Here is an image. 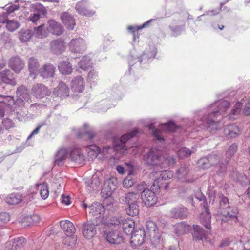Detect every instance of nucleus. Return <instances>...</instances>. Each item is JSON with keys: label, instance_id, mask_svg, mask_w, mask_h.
I'll return each mask as SVG.
<instances>
[{"label": "nucleus", "instance_id": "c03bdc74", "mask_svg": "<svg viewBox=\"0 0 250 250\" xmlns=\"http://www.w3.org/2000/svg\"><path fill=\"white\" fill-rule=\"evenodd\" d=\"M2 97L3 99L0 100V103L3 104L2 105H4L7 108L12 109L13 106L15 104L14 97L10 96H3Z\"/></svg>", "mask_w": 250, "mask_h": 250}, {"label": "nucleus", "instance_id": "603ef678", "mask_svg": "<svg viewBox=\"0 0 250 250\" xmlns=\"http://www.w3.org/2000/svg\"><path fill=\"white\" fill-rule=\"evenodd\" d=\"M238 150V145L236 143L232 144L226 150V157L227 159L229 160L236 153Z\"/></svg>", "mask_w": 250, "mask_h": 250}, {"label": "nucleus", "instance_id": "37998d69", "mask_svg": "<svg viewBox=\"0 0 250 250\" xmlns=\"http://www.w3.org/2000/svg\"><path fill=\"white\" fill-rule=\"evenodd\" d=\"M91 61L90 59L87 56H84L82 58L79 62L78 65L79 67L85 70H88L91 68Z\"/></svg>", "mask_w": 250, "mask_h": 250}, {"label": "nucleus", "instance_id": "f03ea898", "mask_svg": "<svg viewBox=\"0 0 250 250\" xmlns=\"http://www.w3.org/2000/svg\"><path fill=\"white\" fill-rule=\"evenodd\" d=\"M39 27H41L40 29L41 33V38L46 37L49 33L53 35L60 36L64 31L63 26L54 20H49L46 24H42L39 25Z\"/></svg>", "mask_w": 250, "mask_h": 250}, {"label": "nucleus", "instance_id": "a18cd8bd", "mask_svg": "<svg viewBox=\"0 0 250 250\" xmlns=\"http://www.w3.org/2000/svg\"><path fill=\"white\" fill-rule=\"evenodd\" d=\"M162 164H161V168H165L167 167L173 166L176 162L175 158L172 156H168L165 157L162 156Z\"/></svg>", "mask_w": 250, "mask_h": 250}, {"label": "nucleus", "instance_id": "052dcab7", "mask_svg": "<svg viewBox=\"0 0 250 250\" xmlns=\"http://www.w3.org/2000/svg\"><path fill=\"white\" fill-rule=\"evenodd\" d=\"M237 181L243 186H247V185L250 184L249 179L248 178L247 176H246L244 173L239 174L237 177Z\"/></svg>", "mask_w": 250, "mask_h": 250}, {"label": "nucleus", "instance_id": "e433bc0d", "mask_svg": "<svg viewBox=\"0 0 250 250\" xmlns=\"http://www.w3.org/2000/svg\"><path fill=\"white\" fill-rule=\"evenodd\" d=\"M67 157V151L65 149H60L58 150L55 157L54 163L59 166L64 165L65 160Z\"/></svg>", "mask_w": 250, "mask_h": 250}, {"label": "nucleus", "instance_id": "7c9ffc66", "mask_svg": "<svg viewBox=\"0 0 250 250\" xmlns=\"http://www.w3.org/2000/svg\"><path fill=\"white\" fill-rule=\"evenodd\" d=\"M71 89L75 92L81 93L84 88L83 78L80 76L74 77L71 83Z\"/></svg>", "mask_w": 250, "mask_h": 250}, {"label": "nucleus", "instance_id": "e2e57ef3", "mask_svg": "<svg viewBox=\"0 0 250 250\" xmlns=\"http://www.w3.org/2000/svg\"><path fill=\"white\" fill-rule=\"evenodd\" d=\"M10 220V215L6 212H0V227L3 226Z\"/></svg>", "mask_w": 250, "mask_h": 250}, {"label": "nucleus", "instance_id": "473e14b6", "mask_svg": "<svg viewBox=\"0 0 250 250\" xmlns=\"http://www.w3.org/2000/svg\"><path fill=\"white\" fill-rule=\"evenodd\" d=\"M61 228L66 235H72L75 231L76 229L73 224L68 220L61 221L60 222Z\"/></svg>", "mask_w": 250, "mask_h": 250}, {"label": "nucleus", "instance_id": "f3484780", "mask_svg": "<svg viewBox=\"0 0 250 250\" xmlns=\"http://www.w3.org/2000/svg\"><path fill=\"white\" fill-rule=\"evenodd\" d=\"M170 214L173 218L184 219L188 216L189 212L188 208L183 206H179L172 208Z\"/></svg>", "mask_w": 250, "mask_h": 250}, {"label": "nucleus", "instance_id": "79ce46f5", "mask_svg": "<svg viewBox=\"0 0 250 250\" xmlns=\"http://www.w3.org/2000/svg\"><path fill=\"white\" fill-rule=\"evenodd\" d=\"M139 203L128 204L125 208L126 213L130 216H135L139 214Z\"/></svg>", "mask_w": 250, "mask_h": 250}, {"label": "nucleus", "instance_id": "72a5a7b5", "mask_svg": "<svg viewBox=\"0 0 250 250\" xmlns=\"http://www.w3.org/2000/svg\"><path fill=\"white\" fill-rule=\"evenodd\" d=\"M190 165L188 163H181L176 170V174L178 179H183L187 177L190 172Z\"/></svg>", "mask_w": 250, "mask_h": 250}, {"label": "nucleus", "instance_id": "2f4dec72", "mask_svg": "<svg viewBox=\"0 0 250 250\" xmlns=\"http://www.w3.org/2000/svg\"><path fill=\"white\" fill-rule=\"evenodd\" d=\"M16 95L22 101L28 103L31 102L29 90L24 85H21L17 88Z\"/></svg>", "mask_w": 250, "mask_h": 250}, {"label": "nucleus", "instance_id": "a19ab883", "mask_svg": "<svg viewBox=\"0 0 250 250\" xmlns=\"http://www.w3.org/2000/svg\"><path fill=\"white\" fill-rule=\"evenodd\" d=\"M88 125L86 124H84L83 125V127H84V131H82L80 129L79 130L77 133V137L78 138H82L85 136V139L87 138L89 140H92L96 134L92 131H87V127Z\"/></svg>", "mask_w": 250, "mask_h": 250}, {"label": "nucleus", "instance_id": "bf43d9fd", "mask_svg": "<svg viewBox=\"0 0 250 250\" xmlns=\"http://www.w3.org/2000/svg\"><path fill=\"white\" fill-rule=\"evenodd\" d=\"M191 151L186 148H181L177 152L178 157L181 159H183L186 157H188L191 154Z\"/></svg>", "mask_w": 250, "mask_h": 250}, {"label": "nucleus", "instance_id": "6e6552de", "mask_svg": "<svg viewBox=\"0 0 250 250\" xmlns=\"http://www.w3.org/2000/svg\"><path fill=\"white\" fill-rule=\"evenodd\" d=\"M220 159L218 155L212 153L200 159L198 165L204 169L209 168L212 166H215Z\"/></svg>", "mask_w": 250, "mask_h": 250}, {"label": "nucleus", "instance_id": "338daca9", "mask_svg": "<svg viewBox=\"0 0 250 250\" xmlns=\"http://www.w3.org/2000/svg\"><path fill=\"white\" fill-rule=\"evenodd\" d=\"M134 189L136 191V193H138L140 195V197L141 196V194L144 192L145 190H147V185L143 183L137 184L134 187Z\"/></svg>", "mask_w": 250, "mask_h": 250}, {"label": "nucleus", "instance_id": "c85d7f7f", "mask_svg": "<svg viewBox=\"0 0 250 250\" xmlns=\"http://www.w3.org/2000/svg\"><path fill=\"white\" fill-rule=\"evenodd\" d=\"M140 195L138 193L130 192L126 193L124 197L120 198V201L122 203L128 204L139 203Z\"/></svg>", "mask_w": 250, "mask_h": 250}, {"label": "nucleus", "instance_id": "0eeeda50", "mask_svg": "<svg viewBox=\"0 0 250 250\" xmlns=\"http://www.w3.org/2000/svg\"><path fill=\"white\" fill-rule=\"evenodd\" d=\"M40 27H34L33 29H21L18 33V36L20 40L25 42L28 41L31 37L34 35L37 38H41V33L40 31Z\"/></svg>", "mask_w": 250, "mask_h": 250}, {"label": "nucleus", "instance_id": "8fccbe9b", "mask_svg": "<svg viewBox=\"0 0 250 250\" xmlns=\"http://www.w3.org/2000/svg\"><path fill=\"white\" fill-rule=\"evenodd\" d=\"M22 200V196L20 194L13 193L6 198V202L11 205H16Z\"/></svg>", "mask_w": 250, "mask_h": 250}, {"label": "nucleus", "instance_id": "423d86ee", "mask_svg": "<svg viewBox=\"0 0 250 250\" xmlns=\"http://www.w3.org/2000/svg\"><path fill=\"white\" fill-rule=\"evenodd\" d=\"M88 208L90 209L89 214L95 217L97 225L106 223V219L103 216L105 210L104 206L98 202H95L88 206Z\"/></svg>", "mask_w": 250, "mask_h": 250}, {"label": "nucleus", "instance_id": "412c9836", "mask_svg": "<svg viewBox=\"0 0 250 250\" xmlns=\"http://www.w3.org/2000/svg\"><path fill=\"white\" fill-rule=\"evenodd\" d=\"M230 103L226 100L219 101L215 103L214 106H217L216 109L210 113L212 114L214 117H218L224 113L229 107Z\"/></svg>", "mask_w": 250, "mask_h": 250}, {"label": "nucleus", "instance_id": "864d4df0", "mask_svg": "<svg viewBox=\"0 0 250 250\" xmlns=\"http://www.w3.org/2000/svg\"><path fill=\"white\" fill-rule=\"evenodd\" d=\"M194 196L195 198L200 202H202L201 203V206L202 208L209 207V204L207 202L206 196L202 193L201 190L197 191L195 193Z\"/></svg>", "mask_w": 250, "mask_h": 250}, {"label": "nucleus", "instance_id": "69168bd1", "mask_svg": "<svg viewBox=\"0 0 250 250\" xmlns=\"http://www.w3.org/2000/svg\"><path fill=\"white\" fill-rule=\"evenodd\" d=\"M169 28L173 32L174 36H177L180 34L182 31L185 29V25H180L175 26H169Z\"/></svg>", "mask_w": 250, "mask_h": 250}, {"label": "nucleus", "instance_id": "0e129e2a", "mask_svg": "<svg viewBox=\"0 0 250 250\" xmlns=\"http://www.w3.org/2000/svg\"><path fill=\"white\" fill-rule=\"evenodd\" d=\"M164 128L168 131L173 132L176 130L177 126L173 121H169L164 124Z\"/></svg>", "mask_w": 250, "mask_h": 250}, {"label": "nucleus", "instance_id": "ea45409f", "mask_svg": "<svg viewBox=\"0 0 250 250\" xmlns=\"http://www.w3.org/2000/svg\"><path fill=\"white\" fill-rule=\"evenodd\" d=\"M70 158L72 161L81 164L84 160V155L81 150L78 149L72 150L70 154Z\"/></svg>", "mask_w": 250, "mask_h": 250}, {"label": "nucleus", "instance_id": "13d9d810", "mask_svg": "<svg viewBox=\"0 0 250 250\" xmlns=\"http://www.w3.org/2000/svg\"><path fill=\"white\" fill-rule=\"evenodd\" d=\"M41 186L40 194L42 198L43 199H46L49 195V190L48 185L46 183H43L42 184L39 185Z\"/></svg>", "mask_w": 250, "mask_h": 250}, {"label": "nucleus", "instance_id": "20e7f679", "mask_svg": "<svg viewBox=\"0 0 250 250\" xmlns=\"http://www.w3.org/2000/svg\"><path fill=\"white\" fill-rule=\"evenodd\" d=\"M161 188L159 185L155 186V183H154L151 186L150 189H147L144 191L141 194V198L144 204L147 207L153 206L157 202V196L156 195V192L158 191V189Z\"/></svg>", "mask_w": 250, "mask_h": 250}, {"label": "nucleus", "instance_id": "aec40b11", "mask_svg": "<svg viewBox=\"0 0 250 250\" xmlns=\"http://www.w3.org/2000/svg\"><path fill=\"white\" fill-rule=\"evenodd\" d=\"M60 18L62 22L68 29L72 30L76 25L74 17L68 12H63L60 14Z\"/></svg>", "mask_w": 250, "mask_h": 250}, {"label": "nucleus", "instance_id": "5701e85b", "mask_svg": "<svg viewBox=\"0 0 250 250\" xmlns=\"http://www.w3.org/2000/svg\"><path fill=\"white\" fill-rule=\"evenodd\" d=\"M229 162L227 159H221L214 166V171L218 176L224 177L226 174Z\"/></svg>", "mask_w": 250, "mask_h": 250}, {"label": "nucleus", "instance_id": "09e8293b", "mask_svg": "<svg viewBox=\"0 0 250 250\" xmlns=\"http://www.w3.org/2000/svg\"><path fill=\"white\" fill-rule=\"evenodd\" d=\"M173 176V172L171 171L164 170L161 171L157 181L155 182V185H159V183L162 184L161 181L170 180Z\"/></svg>", "mask_w": 250, "mask_h": 250}, {"label": "nucleus", "instance_id": "680f3d73", "mask_svg": "<svg viewBox=\"0 0 250 250\" xmlns=\"http://www.w3.org/2000/svg\"><path fill=\"white\" fill-rule=\"evenodd\" d=\"M2 125L6 129H9L11 128H14L15 126V123L13 120L8 118H4L2 120Z\"/></svg>", "mask_w": 250, "mask_h": 250}, {"label": "nucleus", "instance_id": "4d7b16f0", "mask_svg": "<svg viewBox=\"0 0 250 250\" xmlns=\"http://www.w3.org/2000/svg\"><path fill=\"white\" fill-rule=\"evenodd\" d=\"M135 183V179L132 177L131 171H129L128 175L124 179L123 182V187L125 188H129L131 187Z\"/></svg>", "mask_w": 250, "mask_h": 250}, {"label": "nucleus", "instance_id": "4be33fe9", "mask_svg": "<svg viewBox=\"0 0 250 250\" xmlns=\"http://www.w3.org/2000/svg\"><path fill=\"white\" fill-rule=\"evenodd\" d=\"M202 208L204 209V211L200 214V222L206 229H210L211 228L210 224L211 214L210 212L209 207L203 208Z\"/></svg>", "mask_w": 250, "mask_h": 250}, {"label": "nucleus", "instance_id": "6e6d98bb", "mask_svg": "<svg viewBox=\"0 0 250 250\" xmlns=\"http://www.w3.org/2000/svg\"><path fill=\"white\" fill-rule=\"evenodd\" d=\"M77 242V237L72 235H66L63 239V243L69 246H74Z\"/></svg>", "mask_w": 250, "mask_h": 250}, {"label": "nucleus", "instance_id": "3c124183", "mask_svg": "<svg viewBox=\"0 0 250 250\" xmlns=\"http://www.w3.org/2000/svg\"><path fill=\"white\" fill-rule=\"evenodd\" d=\"M7 5H6L3 8H4L6 11L5 13H3L1 16L3 19L7 20L8 16L14 12L15 11L19 10V4H11L10 6L7 7Z\"/></svg>", "mask_w": 250, "mask_h": 250}, {"label": "nucleus", "instance_id": "de8ad7c7", "mask_svg": "<svg viewBox=\"0 0 250 250\" xmlns=\"http://www.w3.org/2000/svg\"><path fill=\"white\" fill-rule=\"evenodd\" d=\"M1 22L6 23L7 29L11 32L14 31L20 27V23L14 20H9L8 18H7V20L4 19V20Z\"/></svg>", "mask_w": 250, "mask_h": 250}, {"label": "nucleus", "instance_id": "39448f33", "mask_svg": "<svg viewBox=\"0 0 250 250\" xmlns=\"http://www.w3.org/2000/svg\"><path fill=\"white\" fill-rule=\"evenodd\" d=\"M103 236L110 244L118 246L123 244L121 250H126V245L125 244V238L122 233L117 230H111L108 232L104 231Z\"/></svg>", "mask_w": 250, "mask_h": 250}, {"label": "nucleus", "instance_id": "1a4fd4ad", "mask_svg": "<svg viewBox=\"0 0 250 250\" xmlns=\"http://www.w3.org/2000/svg\"><path fill=\"white\" fill-rule=\"evenodd\" d=\"M138 133V129L136 128L129 133L123 135L120 139L114 143L113 146V149L116 151L127 150L125 146V142L129 139L134 137Z\"/></svg>", "mask_w": 250, "mask_h": 250}, {"label": "nucleus", "instance_id": "f257e3e1", "mask_svg": "<svg viewBox=\"0 0 250 250\" xmlns=\"http://www.w3.org/2000/svg\"><path fill=\"white\" fill-rule=\"evenodd\" d=\"M219 211L222 215V222H228L233 224L238 221V209L235 206H230L229 199L227 197L222 195L220 197Z\"/></svg>", "mask_w": 250, "mask_h": 250}, {"label": "nucleus", "instance_id": "a211bd4d", "mask_svg": "<svg viewBox=\"0 0 250 250\" xmlns=\"http://www.w3.org/2000/svg\"><path fill=\"white\" fill-rule=\"evenodd\" d=\"M31 91L32 94L37 98H42L50 94L47 87L42 83L34 85L32 88Z\"/></svg>", "mask_w": 250, "mask_h": 250}, {"label": "nucleus", "instance_id": "2eb2a0df", "mask_svg": "<svg viewBox=\"0 0 250 250\" xmlns=\"http://www.w3.org/2000/svg\"><path fill=\"white\" fill-rule=\"evenodd\" d=\"M71 52L76 53H83L86 49L84 41L82 38L73 39L69 43Z\"/></svg>", "mask_w": 250, "mask_h": 250}, {"label": "nucleus", "instance_id": "c9c22d12", "mask_svg": "<svg viewBox=\"0 0 250 250\" xmlns=\"http://www.w3.org/2000/svg\"><path fill=\"white\" fill-rule=\"evenodd\" d=\"M58 69L63 75H68L72 72V66L69 62L62 61L58 64Z\"/></svg>", "mask_w": 250, "mask_h": 250}, {"label": "nucleus", "instance_id": "7ed1b4c3", "mask_svg": "<svg viewBox=\"0 0 250 250\" xmlns=\"http://www.w3.org/2000/svg\"><path fill=\"white\" fill-rule=\"evenodd\" d=\"M162 156L160 150L156 148H152L144 155L143 160L147 166L160 167Z\"/></svg>", "mask_w": 250, "mask_h": 250}, {"label": "nucleus", "instance_id": "f8f14e48", "mask_svg": "<svg viewBox=\"0 0 250 250\" xmlns=\"http://www.w3.org/2000/svg\"><path fill=\"white\" fill-rule=\"evenodd\" d=\"M0 80L4 84L12 86H16V75L10 69H6L0 72Z\"/></svg>", "mask_w": 250, "mask_h": 250}, {"label": "nucleus", "instance_id": "393cba45", "mask_svg": "<svg viewBox=\"0 0 250 250\" xmlns=\"http://www.w3.org/2000/svg\"><path fill=\"white\" fill-rule=\"evenodd\" d=\"M122 228L124 233L127 235L132 234L135 229H138L135 228L134 220L129 217L122 220Z\"/></svg>", "mask_w": 250, "mask_h": 250}, {"label": "nucleus", "instance_id": "dca6fc26", "mask_svg": "<svg viewBox=\"0 0 250 250\" xmlns=\"http://www.w3.org/2000/svg\"><path fill=\"white\" fill-rule=\"evenodd\" d=\"M218 117H214L212 114L209 113L206 121L207 129L212 133L220 128L219 125V120L217 119Z\"/></svg>", "mask_w": 250, "mask_h": 250}, {"label": "nucleus", "instance_id": "c756f323", "mask_svg": "<svg viewBox=\"0 0 250 250\" xmlns=\"http://www.w3.org/2000/svg\"><path fill=\"white\" fill-rule=\"evenodd\" d=\"M75 9L79 14L86 16H92L95 13V12L88 8V5L85 1L78 2L76 4Z\"/></svg>", "mask_w": 250, "mask_h": 250}, {"label": "nucleus", "instance_id": "9b49d317", "mask_svg": "<svg viewBox=\"0 0 250 250\" xmlns=\"http://www.w3.org/2000/svg\"><path fill=\"white\" fill-rule=\"evenodd\" d=\"M96 221L94 223H91L87 221L83 223L81 225L82 231L83 236L87 239H91L96 234L97 230L96 226Z\"/></svg>", "mask_w": 250, "mask_h": 250}, {"label": "nucleus", "instance_id": "49530a36", "mask_svg": "<svg viewBox=\"0 0 250 250\" xmlns=\"http://www.w3.org/2000/svg\"><path fill=\"white\" fill-rule=\"evenodd\" d=\"M149 59L148 54L147 52L144 51L140 57L137 58H133L132 56H131L129 58V65H133L134 63L137 62H139L140 63L144 61H147Z\"/></svg>", "mask_w": 250, "mask_h": 250}, {"label": "nucleus", "instance_id": "4c0bfd02", "mask_svg": "<svg viewBox=\"0 0 250 250\" xmlns=\"http://www.w3.org/2000/svg\"><path fill=\"white\" fill-rule=\"evenodd\" d=\"M190 226L185 222H181L174 226V232L177 235H180L187 233Z\"/></svg>", "mask_w": 250, "mask_h": 250}, {"label": "nucleus", "instance_id": "9d476101", "mask_svg": "<svg viewBox=\"0 0 250 250\" xmlns=\"http://www.w3.org/2000/svg\"><path fill=\"white\" fill-rule=\"evenodd\" d=\"M146 233L143 228L135 229L131 237V246L134 249L141 246L145 242Z\"/></svg>", "mask_w": 250, "mask_h": 250}, {"label": "nucleus", "instance_id": "774afa93", "mask_svg": "<svg viewBox=\"0 0 250 250\" xmlns=\"http://www.w3.org/2000/svg\"><path fill=\"white\" fill-rule=\"evenodd\" d=\"M16 118L19 121H22L24 117L27 115V111H24L23 109L18 108L16 112Z\"/></svg>", "mask_w": 250, "mask_h": 250}, {"label": "nucleus", "instance_id": "b1692460", "mask_svg": "<svg viewBox=\"0 0 250 250\" xmlns=\"http://www.w3.org/2000/svg\"><path fill=\"white\" fill-rule=\"evenodd\" d=\"M40 65L37 58L34 57H30L28 61V68L30 75L35 78L39 72Z\"/></svg>", "mask_w": 250, "mask_h": 250}, {"label": "nucleus", "instance_id": "cd10ccee", "mask_svg": "<svg viewBox=\"0 0 250 250\" xmlns=\"http://www.w3.org/2000/svg\"><path fill=\"white\" fill-rule=\"evenodd\" d=\"M240 133L239 127L235 124L228 125L224 129V135L228 138H235L240 134Z\"/></svg>", "mask_w": 250, "mask_h": 250}, {"label": "nucleus", "instance_id": "bb28decb", "mask_svg": "<svg viewBox=\"0 0 250 250\" xmlns=\"http://www.w3.org/2000/svg\"><path fill=\"white\" fill-rule=\"evenodd\" d=\"M55 69L52 64L46 63L40 69L39 73L43 79H48L54 76Z\"/></svg>", "mask_w": 250, "mask_h": 250}, {"label": "nucleus", "instance_id": "6ab92c4d", "mask_svg": "<svg viewBox=\"0 0 250 250\" xmlns=\"http://www.w3.org/2000/svg\"><path fill=\"white\" fill-rule=\"evenodd\" d=\"M9 67L16 73H19L24 67L23 61L18 56L11 57L9 61Z\"/></svg>", "mask_w": 250, "mask_h": 250}, {"label": "nucleus", "instance_id": "f704fd0d", "mask_svg": "<svg viewBox=\"0 0 250 250\" xmlns=\"http://www.w3.org/2000/svg\"><path fill=\"white\" fill-rule=\"evenodd\" d=\"M117 188V186H116L113 184H108L105 182L104 184V187L102 189V194L104 197L106 199L110 197L112 195V193L115 191Z\"/></svg>", "mask_w": 250, "mask_h": 250}, {"label": "nucleus", "instance_id": "5fc2aeb1", "mask_svg": "<svg viewBox=\"0 0 250 250\" xmlns=\"http://www.w3.org/2000/svg\"><path fill=\"white\" fill-rule=\"evenodd\" d=\"M15 250L21 249L26 243V240L23 237H18L13 239Z\"/></svg>", "mask_w": 250, "mask_h": 250}, {"label": "nucleus", "instance_id": "ddd939ff", "mask_svg": "<svg viewBox=\"0 0 250 250\" xmlns=\"http://www.w3.org/2000/svg\"><path fill=\"white\" fill-rule=\"evenodd\" d=\"M49 48L50 51L54 54L58 55L62 54L66 48L64 40L57 39L52 40L50 42Z\"/></svg>", "mask_w": 250, "mask_h": 250}, {"label": "nucleus", "instance_id": "a878e982", "mask_svg": "<svg viewBox=\"0 0 250 250\" xmlns=\"http://www.w3.org/2000/svg\"><path fill=\"white\" fill-rule=\"evenodd\" d=\"M193 240L194 241L203 240L208 235L207 231L205 230L201 226L193 225L192 231Z\"/></svg>", "mask_w": 250, "mask_h": 250}, {"label": "nucleus", "instance_id": "58836bf2", "mask_svg": "<svg viewBox=\"0 0 250 250\" xmlns=\"http://www.w3.org/2000/svg\"><path fill=\"white\" fill-rule=\"evenodd\" d=\"M56 92L58 96L62 98L67 97L69 94V89L64 83L61 81L57 87Z\"/></svg>", "mask_w": 250, "mask_h": 250}, {"label": "nucleus", "instance_id": "4468645a", "mask_svg": "<svg viewBox=\"0 0 250 250\" xmlns=\"http://www.w3.org/2000/svg\"><path fill=\"white\" fill-rule=\"evenodd\" d=\"M46 14V10L42 5L36 4L34 6L33 12L29 19L32 22L36 23L40 18H44Z\"/></svg>", "mask_w": 250, "mask_h": 250}]
</instances>
